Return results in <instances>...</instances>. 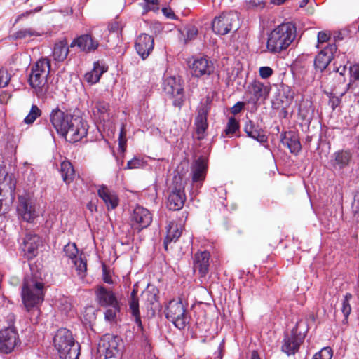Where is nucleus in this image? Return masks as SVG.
I'll use <instances>...</instances> for the list:
<instances>
[{
  "label": "nucleus",
  "mask_w": 359,
  "mask_h": 359,
  "mask_svg": "<svg viewBox=\"0 0 359 359\" xmlns=\"http://www.w3.org/2000/svg\"><path fill=\"white\" fill-rule=\"evenodd\" d=\"M50 121L57 133L70 142H76L87 135V122L81 117L72 116L65 108L53 109Z\"/></svg>",
  "instance_id": "obj_1"
},
{
  "label": "nucleus",
  "mask_w": 359,
  "mask_h": 359,
  "mask_svg": "<svg viewBox=\"0 0 359 359\" xmlns=\"http://www.w3.org/2000/svg\"><path fill=\"white\" fill-rule=\"evenodd\" d=\"M297 36L292 22H285L275 27L268 35L266 48L271 53H280L288 48Z\"/></svg>",
  "instance_id": "obj_2"
},
{
  "label": "nucleus",
  "mask_w": 359,
  "mask_h": 359,
  "mask_svg": "<svg viewBox=\"0 0 359 359\" xmlns=\"http://www.w3.org/2000/svg\"><path fill=\"white\" fill-rule=\"evenodd\" d=\"M50 71V62L48 58L39 59L31 69L29 83L39 98H44L48 93V77Z\"/></svg>",
  "instance_id": "obj_3"
},
{
  "label": "nucleus",
  "mask_w": 359,
  "mask_h": 359,
  "mask_svg": "<svg viewBox=\"0 0 359 359\" xmlns=\"http://www.w3.org/2000/svg\"><path fill=\"white\" fill-rule=\"evenodd\" d=\"M21 296L27 311L37 308L44 299V283L32 275L26 276L22 287Z\"/></svg>",
  "instance_id": "obj_4"
},
{
  "label": "nucleus",
  "mask_w": 359,
  "mask_h": 359,
  "mask_svg": "<svg viewBox=\"0 0 359 359\" xmlns=\"http://www.w3.org/2000/svg\"><path fill=\"white\" fill-rule=\"evenodd\" d=\"M95 295L98 305L107 308L104 313V319L110 323H116L121 309V303L116 293L104 285H97L95 290Z\"/></svg>",
  "instance_id": "obj_5"
},
{
  "label": "nucleus",
  "mask_w": 359,
  "mask_h": 359,
  "mask_svg": "<svg viewBox=\"0 0 359 359\" xmlns=\"http://www.w3.org/2000/svg\"><path fill=\"white\" fill-rule=\"evenodd\" d=\"M53 344L61 359H79L80 345L75 341L70 330L59 329L54 336Z\"/></svg>",
  "instance_id": "obj_6"
},
{
  "label": "nucleus",
  "mask_w": 359,
  "mask_h": 359,
  "mask_svg": "<svg viewBox=\"0 0 359 359\" xmlns=\"http://www.w3.org/2000/svg\"><path fill=\"white\" fill-rule=\"evenodd\" d=\"M165 315L180 330L184 329L189 321V314L180 299H172L168 302L165 309Z\"/></svg>",
  "instance_id": "obj_7"
},
{
  "label": "nucleus",
  "mask_w": 359,
  "mask_h": 359,
  "mask_svg": "<svg viewBox=\"0 0 359 359\" xmlns=\"http://www.w3.org/2000/svg\"><path fill=\"white\" fill-rule=\"evenodd\" d=\"M172 187L167 200V207L169 210L176 211L181 210L186 201L184 184L180 175L173 177Z\"/></svg>",
  "instance_id": "obj_8"
},
{
  "label": "nucleus",
  "mask_w": 359,
  "mask_h": 359,
  "mask_svg": "<svg viewBox=\"0 0 359 359\" xmlns=\"http://www.w3.org/2000/svg\"><path fill=\"white\" fill-rule=\"evenodd\" d=\"M120 338L111 334H107L100 339L97 351L100 356L111 358L119 353Z\"/></svg>",
  "instance_id": "obj_9"
},
{
  "label": "nucleus",
  "mask_w": 359,
  "mask_h": 359,
  "mask_svg": "<svg viewBox=\"0 0 359 359\" xmlns=\"http://www.w3.org/2000/svg\"><path fill=\"white\" fill-rule=\"evenodd\" d=\"M164 92L173 98V105L181 107L184 102V88L180 80L175 76H170L163 83Z\"/></svg>",
  "instance_id": "obj_10"
},
{
  "label": "nucleus",
  "mask_w": 359,
  "mask_h": 359,
  "mask_svg": "<svg viewBox=\"0 0 359 359\" xmlns=\"http://www.w3.org/2000/svg\"><path fill=\"white\" fill-rule=\"evenodd\" d=\"M238 20L236 13L223 12L217 17H215L212 22V28L215 34L225 35L233 28V25Z\"/></svg>",
  "instance_id": "obj_11"
},
{
  "label": "nucleus",
  "mask_w": 359,
  "mask_h": 359,
  "mask_svg": "<svg viewBox=\"0 0 359 359\" xmlns=\"http://www.w3.org/2000/svg\"><path fill=\"white\" fill-rule=\"evenodd\" d=\"M132 228L140 232L147 228L152 222V215L150 211L140 205H137L130 215Z\"/></svg>",
  "instance_id": "obj_12"
},
{
  "label": "nucleus",
  "mask_w": 359,
  "mask_h": 359,
  "mask_svg": "<svg viewBox=\"0 0 359 359\" xmlns=\"http://www.w3.org/2000/svg\"><path fill=\"white\" fill-rule=\"evenodd\" d=\"M190 72L194 77L203 78L211 75L215 71L213 62L205 57L195 58L189 65Z\"/></svg>",
  "instance_id": "obj_13"
},
{
  "label": "nucleus",
  "mask_w": 359,
  "mask_h": 359,
  "mask_svg": "<svg viewBox=\"0 0 359 359\" xmlns=\"http://www.w3.org/2000/svg\"><path fill=\"white\" fill-rule=\"evenodd\" d=\"M17 212L18 216L27 222H32L37 217L34 202L26 196L18 197Z\"/></svg>",
  "instance_id": "obj_14"
},
{
  "label": "nucleus",
  "mask_w": 359,
  "mask_h": 359,
  "mask_svg": "<svg viewBox=\"0 0 359 359\" xmlns=\"http://www.w3.org/2000/svg\"><path fill=\"white\" fill-rule=\"evenodd\" d=\"M20 342L18 334L14 327H7L0 330V351L9 353Z\"/></svg>",
  "instance_id": "obj_15"
},
{
  "label": "nucleus",
  "mask_w": 359,
  "mask_h": 359,
  "mask_svg": "<svg viewBox=\"0 0 359 359\" xmlns=\"http://www.w3.org/2000/svg\"><path fill=\"white\" fill-rule=\"evenodd\" d=\"M208 170V163L201 156L194 161L191 166L192 184L196 189L200 188L204 182Z\"/></svg>",
  "instance_id": "obj_16"
},
{
  "label": "nucleus",
  "mask_w": 359,
  "mask_h": 359,
  "mask_svg": "<svg viewBox=\"0 0 359 359\" xmlns=\"http://www.w3.org/2000/svg\"><path fill=\"white\" fill-rule=\"evenodd\" d=\"M16 187V180L13 175H8L6 170L0 168V196L3 191L14 192ZM8 207L3 205V199L0 198V216L7 213Z\"/></svg>",
  "instance_id": "obj_17"
},
{
  "label": "nucleus",
  "mask_w": 359,
  "mask_h": 359,
  "mask_svg": "<svg viewBox=\"0 0 359 359\" xmlns=\"http://www.w3.org/2000/svg\"><path fill=\"white\" fill-rule=\"evenodd\" d=\"M322 50L316 56L314 60V66L316 69L323 72L333 59L334 53L337 47L335 43H329L325 47H321Z\"/></svg>",
  "instance_id": "obj_18"
},
{
  "label": "nucleus",
  "mask_w": 359,
  "mask_h": 359,
  "mask_svg": "<svg viewBox=\"0 0 359 359\" xmlns=\"http://www.w3.org/2000/svg\"><path fill=\"white\" fill-rule=\"evenodd\" d=\"M41 243V240L38 235L27 233L20 245V248L26 258L30 259L37 255Z\"/></svg>",
  "instance_id": "obj_19"
},
{
  "label": "nucleus",
  "mask_w": 359,
  "mask_h": 359,
  "mask_svg": "<svg viewBox=\"0 0 359 359\" xmlns=\"http://www.w3.org/2000/svg\"><path fill=\"white\" fill-rule=\"evenodd\" d=\"M271 90L269 85H265L259 81L249 83L246 93L250 95L249 102L256 103L259 99H266Z\"/></svg>",
  "instance_id": "obj_20"
},
{
  "label": "nucleus",
  "mask_w": 359,
  "mask_h": 359,
  "mask_svg": "<svg viewBox=\"0 0 359 359\" xmlns=\"http://www.w3.org/2000/svg\"><path fill=\"white\" fill-rule=\"evenodd\" d=\"M352 160L353 152L351 149H340L332 155L330 164L335 170H343L349 166Z\"/></svg>",
  "instance_id": "obj_21"
},
{
  "label": "nucleus",
  "mask_w": 359,
  "mask_h": 359,
  "mask_svg": "<svg viewBox=\"0 0 359 359\" xmlns=\"http://www.w3.org/2000/svg\"><path fill=\"white\" fill-rule=\"evenodd\" d=\"M210 107L207 102L197 109V115L195 118V126L198 139L201 140L204 137V133L206 131L208 123L207 121L208 115L210 111Z\"/></svg>",
  "instance_id": "obj_22"
},
{
  "label": "nucleus",
  "mask_w": 359,
  "mask_h": 359,
  "mask_svg": "<svg viewBox=\"0 0 359 359\" xmlns=\"http://www.w3.org/2000/svg\"><path fill=\"white\" fill-rule=\"evenodd\" d=\"M154 41L151 36L147 34H141L136 39L135 49L138 55L143 59H146L154 49Z\"/></svg>",
  "instance_id": "obj_23"
},
{
  "label": "nucleus",
  "mask_w": 359,
  "mask_h": 359,
  "mask_svg": "<svg viewBox=\"0 0 359 359\" xmlns=\"http://www.w3.org/2000/svg\"><path fill=\"white\" fill-rule=\"evenodd\" d=\"M99 46L98 41L93 38L92 34H83L74 39L70 44V47L77 46L81 51L90 53L95 50Z\"/></svg>",
  "instance_id": "obj_24"
},
{
  "label": "nucleus",
  "mask_w": 359,
  "mask_h": 359,
  "mask_svg": "<svg viewBox=\"0 0 359 359\" xmlns=\"http://www.w3.org/2000/svg\"><path fill=\"white\" fill-rule=\"evenodd\" d=\"M98 196L103 201L108 210L115 209L119 203L116 193L107 186L102 184L97 188Z\"/></svg>",
  "instance_id": "obj_25"
},
{
  "label": "nucleus",
  "mask_w": 359,
  "mask_h": 359,
  "mask_svg": "<svg viewBox=\"0 0 359 359\" xmlns=\"http://www.w3.org/2000/svg\"><path fill=\"white\" fill-rule=\"evenodd\" d=\"M137 294V290L136 289H133L128 299V311L130 313L132 317L134 318L135 323L137 325V331H140L143 334L144 327L141 320V316L139 309V299Z\"/></svg>",
  "instance_id": "obj_26"
},
{
  "label": "nucleus",
  "mask_w": 359,
  "mask_h": 359,
  "mask_svg": "<svg viewBox=\"0 0 359 359\" xmlns=\"http://www.w3.org/2000/svg\"><path fill=\"white\" fill-rule=\"evenodd\" d=\"M280 136L283 144L286 146L292 154H298L302 149L299 135L293 131H287L282 133Z\"/></svg>",
  "instance_id": "obj_27"
},
{
  "label": "nucleus",
  "mask_w": 359,
  "mask_h": 359,
  "mask_svg": "<svg viewBox=\"0 0 359 359\" xmlns=\"http://www.w3.org/2000/svg\"><path fill=\"white\" fill-rule=\"evenodd\" d=\"M210 253L205 250L197 252L194 255V268L198 269L201 277L205 276L209 272Z\"/></svg>",
  "instance_id": "obj_28"
},
{
  "label": "nucleus",
  "mask_w": 359,
  "mask_h": 359,
  "mask_svg": "<svg viewBox=\"0 0 359 359\" xmlns=\"http://www.w3.org/2000/svg\"><path fill=\"white\" fill-rule=\"evenodd\" d=\"M302 342V339L297 337L296 332L293 330L291 335L284 339L282 351L287 355H294L299 350Z\"/></svg>",
  "instance_id": "obj_29"
},
{
  "label": "nucleus",
  "mask_w": 359,
  "mask_h": 359,
  "mask_svg": "<svg viewBox=\"0 0 359 359\" xmlns=\"http://www.w3.org/2000/svg\"><path fill=\"white\" fill-rule=\"evenodd\" d=\"M244 131L247 133L248 137L257 140L259 143L267 142V137L264 131L258 126H255L250 120L246 121L244 126Z\"/></svg>",
  "instance_id": "obj_30"
},
{
  "label": "nucleus",
  "mask_w": 359,
  "mask_h": 359,
  "mask_svg": "<svg viewBox=\"0 0 359 359\" xmlns=\"http://www.w3.org/2000/svg\"><path fill=\"white\" fill-rule=\"evenodd\" d=\"M107 69L108 67L104 65L100 64L99 61L95 62L93 69L87 72L84 78L88 83L95 84L100 81L101 76L106 72Z\"/></svg>",
  "instance_id": "obj_31"
},
{
  "label": "nucleus",
  "mask_w": 359,
  "mask_h": 359,
  "mask_svg": "<svg viewBox=\"0 0 359 359\" xmlns=\"http://www.w3.org/2000/svg\"><path fill=\"white\" fill-rule=\"evenodd\" d=\"M92 112L95 118L102 122L105 119V116L108 112L109 105L107 102L97 100L92 103Z\"/></svg>",
  "instance_id": "obj_32"
},
{
  "label": "nucleus",
  "mask_w": 359,
  "mask_h": 359,
  "mask_svg": "<svg viewBox=\"0 0 359 359\" xmlns=\"http://www.w3.org/2000/svg\"><path fill=\"white\" fill-rule=\"evenodd\" d=\"M69 53L67 42L65 39L61 40L55 44L53 55L55 60L63 61Z\"/></svg>",
  "instance_id": "obj_33"
},
{
  "label": "nucleus",
  "mask_w": 359,
  "mask_h": 359,
  "mask_svg": "<svg viewBox=\"0 0 359 359\" xmlns=\"http://www.w3.org/2000/svg\"><path fill=\"white\" fill-rule=\"evenodd\" d=\"M60 172L63 181L67 184H69L73 182L75 176V171L72 164L69 161H65L61 163Z\"/></svg>",
  "instance_id": "obj_34"
},
{
  "label": "nucleus",
  "mask_w": 359,
  "mask_h": 359,
  "mask_svg": "<svg viewBox=\"0 0 359 359\" xmlns=\"http://www.w3.org/2000/svg\"><path fill=\"white\" fill-rule=\"evenodd\" d=\"M347 63L348 62L345 60L343 62L337 60L333 64V72L336 74L334 78L338 79L339 83L344 84L346 81L345 73L347 71Z\"/></svg>",
  "instance_id": "obj_35"
},
{
  "label": "nucleus",
  "mask_w": 359,
  "mask_h": 359,
  "mask_svg": "<svg viewBox=\"0 0 359 359\" xmlns=\"http://www.w3.org/2000/svg\"><path fill=\"white\" fill-rule=\"evenodd\" d=\"M182 231L178 228L177 224L170 222L167 227V236L165 238V248H167L168 243L176 241L180 237Z\"/></svg>",
  "instance_id": "obj_36"
},
{
  "label": "nucleus",
  "mask_w": 359,
  "mask_h": 359,
  "mask_svg": "<svg viewBox=\"0 0 359 359\" xmlns=\"http://www.w3.org/2000/svg\"><path fill=\"white\" fill-rule=\"evenodd\" d=\"M72 262L74 264L75 269L77 272V275L81 278H83L86 276L87 272V261L85 257H83L82 255H81L79 257H77Z\"/></svg>",
  "instance_id": "obj_37"
},
{
  "label": "nucleus",
  "mask_w": 359,
  "mask_h": 359,
  "mask_svg": "<svg viewBox=\"0 0 359 359\" xmlns=\"http://www.w3.org/2000/svg\"><path fill=\"white\" fill-rule=\"evenodd\" d=\"M41 110L38 107L37 105L33 104L31 107L29 114L25 118L24 122L26 124H32L35 121V120L38 117L41 116Z\"/></svg>",
  "instance_id": "obj_38"
},
{
  "label": "nucleus",
  "mask_w": 359,
  "mask_h": 359,
  "mask_svg": "<svg viewBox=\"0 0 359 359\" xmlns=\"http://www.w3.org/2000/svg\"><path fill=\"white\" fill-rule=\"evenodd\" d=\"M41 34L33 29H24L16 32L14 34V38L15 39H22L27 36H40Z\"/></svg>",
  "instance_id": "obj_39"
},
{
  "label": "nucleus",
  "mask_w": 359,
  "mask_h": 359,
  "mask_svg": "<svg viewBox=\"0 0 359 359\" xmlns=\"http://www.w3.org/2000/svg\"><path fill=\"white\" fill-rule=\"evenodd\" d=\"M239 129V123L233 117L229 118L226 127L224 130V133L226 136H231Z\"/></svg>",
  "instance_id": "obj_40"
},
{
  "label": "nucleus",
  "mask_w": 359,
  "mask_h": 359,
  "mask_svg": "<svg viewBox=\"0 0 359 359\" xmlns=\"http://www.w3.org/2000/svg\"><path fill=\"white\" fill-rule=\"evenodd\" d=\"M65 255L72 261L78 257V249L74 243H69L64 247Z\"/></svg>",
  "instance_id": "obj_41"
},
{
  "label": "nucleus",
  "mask_w": 359,
  "mask_h": 359,
  "mask_svg": "<svg viewBox=\"0 0 359 359\" xmlns=\"http://www.w3.org/2000/svg\"><path fill=\"white\" fill-rule=\"evenodd\" d=\"M352 298V295L350 293L346 294L342 302L341 312L344 316V319L347 320L348 316L351 312V307L350 305V300Z\"/></svg>",
  "instance_id": "obj_42"
},
{
  "label": "nucleus",
  "mask_w": 359,
  "mask_h": 359,
  "mask_svg": "<svg viewBox=\"0 0 359 359\" xmlns=\"http://www.w3.org/2000/svg\"><path fill=\"white\" fill-rule=\"evenodd\" d=\"M348 90L352 92L355 96L359 97V79L349 81L346 85L344 90L339 93L340 96L342 97Z\"/></svg>",
  "instance_id": "obj_43"
},
{
  "label": "nucleus",
  "mask_w": 359,
  "mask_h": 359,
  "mask_svg": "<svg viewBox=\"0 0 359 359\" xmlns=\"http://www.w3.org/2000/svg\"><path fill=\"white\" fill-rule=\"evenodd\" d=\"M186 34L182 32V37H180V40L184 42V43H187L189 41L193 40L198 34V29L195 27H190L185 29Z\"/></svg>",
  "instance_id": "obj_44"
},
{
  "label": "nucleus",
  "mask_w": 359,
  "mask_h": 359,
  "mask_svg": "<svg viewBox=\"0 0 359 359\" xmlns=\"http://www.w3.org/2000/svg\"><path fill=\"white\" fill-rule=\"evenodd\" d=\"M332 351L330 347H324L319 352L314 354L312 359H331Z\"/></svg>",
  "instance_id": "obj_45"
},
{
  "label": "nucleus",
  "mask_w": 359,
  "mask_h": 359,
  "mask_svg": "<svg viewBox=\"0 0 359 359\" xmlns=\"http://www.w3.org/2000/svg\"><path fill=\"white\" fill-rule=\"evenodd\" d=\"M146 165V162L142 158L134 157L127 163L126 169H137L140 168Z\"/></svg>",
  "instance_id": "obj_46"
},
{
  "label": "nucleus",
  "mask_w": 359,
  "mask_h": 359,
  "mask_svg": "<svg viewBox=\"0 0 359 359\" xmlns=\"http://www.w3.org/2000/svg\"><path fill=\"white\" fill-rule=\"evenodd\" d=\"M126 142H127L126 131L125 130V126L123 125L121 128V131H120L119 136H118V147H119V150L121 152H124L126 151Z\"/></svg>",
  "instance_id": "obj_47"
},
{
  "label": "nucleus",
  "mask_w": 359,
  "mask_h": 359,
  "mask_svg": "<svg viewBox=\"0 0 359 359\" xmlns=\"http://www.w3.org/2000/svg\"><path fill=\"white\" fill-rule=\"evenodd\" d=\"M11 79L10 75L7 69L4 68L0 69V88L6 87Z\"/></svg>",
  "instance_id": "obj_48"
},
{
  "label": "nucleus",
  "mask_w": 359,
  "mask_h": 359,
  "mask_svg": "<svg viewBox=\"0 0 359 359\" xmlns=\"http://www.w3.org/2000/svg\"><path fill=\"white\" fill-rule=\"evenodd\" d=\"M348 73L350 75L349 81L359 80V64H354L349 66Z\"/></svg>",
  "instance_id": "obj_49"
},
{
  "label": "nucleus",
  "mask_w": 359,
  "mask_h": 359,
  "mask_svg": "<svg viewBox=\"0 0 359 359\" xmlns=\"http://www.w3.org/2000/svg\"><path fill=\"white\" fill-rule=\"evenodd\" d=\"M259 76L262 79H268L273 74V69L269 67H261L259 70Z\"/></svg>",
  "instance_id": "obj_50"
},
{
  "label": "nucleus",
  "mask_w": 359,
  "mask_h": 359,
  "mask_svg": "<svg viewBox=\"0 0 359 359\" xmlns=\"http://www.w3.org/2000/svg\"><path fill=\"white\" fill-rule=\"evenodd\" d=\"M330 39V35L326 32H319L318 34V47L320 48L319 45L327 42Z\"/></svg>",
  "instance_id": "obj_51"
},
{
  "label": "nucleus",
  "mask_w": 359,
  "mask_h": 359,
  "mask_svg": "<svg viewBox=\"0 0 359 359\" xmlns=\"http://www.w3.org/2000/svg\"><path fill=\"white\" fill-rule=\"evenodd\" d=\"M162 12L167 18L170 19H176V15L170 8H163Z\"/></svg>",
  "instance_id": "obj_52"
},
{
  "label": "nucleus",
  "mask_w": 359,
  "mask_h": 359,
  "mask_svg": "<svg viewBox=\"0 0 359 359\" xmlns=\"http://www.w3.org/2000/svg\"><path fill=\"white\" fill-rule=\"evenodd\" d=\"M41 9V8H36V9L34 10H30V11H27L20 15H19L18 16V18L16 19V22L20 20V19H22V18H27L28 16H29L32 13H34L35 12H38Z\"/></svg>",
  "instance_id": "obj_53"
},
{
  "label": "nucleus",
  "mask_w": 359,
  "mask_h": 359,
  "mask_svg": "<svg viewBox=\"0 0 359 359\" xmlns=\"http://www.w3.org/2000/svg\"><path fill=\"white\" fill-rule=\"evenodd\" d=\"M243 103L241 102H238L235 105L231 108V113L234 115L238 114L242 109L243 108Z\"/></svg>",
  "instance_id": "obj_54"
},
{
  "label": "nucleus",
  "mask_w": 359,
  "mask_h": 359,
  "mask_svg": "<svg viewBox=\"0 0 359 359\" xmlns=\"http://www.w3.org/2000/svg\"><path fill=\"white\" fill-rule=\"evenodd\" d=\"M103 280L107 284L111 285L114 283L111 276L105 269H103Z\"/></svg>",
  "instance_id": "obj_55"
},
{
  "label": "nucleus",
  "mask_w": 359,
  "mask_h": 359,
  "mask_svg": "<svg viewBox=\"0 0 359 359\" xmlns=\"http://www.w3.org/2000/svg\"><path fill=\"white\" fill-rule=\"evenodd\" d=\"M340 100L337 97H332L330 99V104L334 109L339 104Z\"/></svg>",
  "instance_id": "obj_56"
},
{
  "label": "nucleus",
  "mask_w": 359,
  "mask_h": 359,
  "mask_svg": "<svg viewBox=\"0 0 359 359\" xmlns=\"http://www.w3.org/2000/svg\"><path fill=\"white\" fill-rule=\"evenodd\" d=\"M353 208H355V212H359V198L358 200H355L353 203Z\"/></svg>",
  "instance_id": "obj_57"
},
{
  "label": "nucleus",
  "mask_w": 359,
  "mask_h": 359,
  "mask_svg": "<svg viewBox=\"0 0 359 359\" xmlns=\"http://www.w3.org/2000/svg\"><path fill=\"white\" fill-rule=\"evenodd\" d=\"M286 0H271V3L275 5H281L283 4Z\"/></svg>",
  "instance_id": "obj_58"
},
{
  "label": "nucleus",
  "mask_w": 359,
  "mask_h": 359,
  "mask_svg": "<svg viewBox=\"0 0 359 359\" xmlns=\"http://www.w3.org/2000/svg\"><path fill=\"white\" fill-rule=\"evenodd\" d=\"M147 4H151L153 5H158L159 4V0H144Z\"/></svg>",
  "instance_id": "obj_59"
},
{
  "label": "nucleus",
  "mask_w": 359,
  "mask_h": 359,
  "mask_svg": "<svg viewBox=\"0 0 359 359\" xmlns=\"http://www.w3.org/2000/svg\"><path fill=\"white\" fill-rule=\"evenodd\" d=\"M251 359H260L257 351H252L251 354Z\"/></svg>",
  "instance_id": "obj_60"
},
{
  "label": "nucleus",
  "mask_w": 359,
  "mask_h": 359,
  "mask_svg": "<svg viewBox=\"0 0 359 359\" xmlns=\"http://www.w3.org/2000/svg\"><path fill=\"white\" fill-rule=\"evenodd\" d=\"M309 2V0H302L300 2L299 7L303 8Z\"/></svg>",
  "instance_id": "obj_61"
},
{
  "label": "nucleus",
  "mask_w": 359,
  "mask_h": 359,
  "mask_svg": "<svg viewBox=\"0 0 359 359\" xmlns=\"http://www.w3.org/2000/svg\"><path fill=\"white\" fill-rule=\"evenodd\" d=\"M144 10H145L146 12H147L149 11V8L144 7Z\"/></svg>",
  "instance_id": "obj_62"
}]
</instances>
